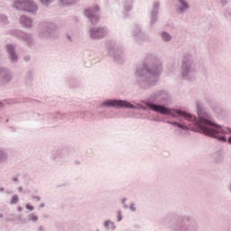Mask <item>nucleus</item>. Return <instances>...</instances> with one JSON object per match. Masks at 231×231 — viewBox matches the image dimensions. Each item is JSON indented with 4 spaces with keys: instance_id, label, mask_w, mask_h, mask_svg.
<instances>
[{
    "instance_id": "f257e3e1",
    "label": "nucleus",
    "mask_w": 231,
    "mask_h": 231,
    "mask_svg": "<svg viewBox=\"0 0 231 231\" xmlns=\"http://www.w3.org/2000/svg\"><path fill=\"white\" fill-rule=\"evenodd\" d=\"M142 104L133 105L131 102L124 99H106L103 101L100 107H114V109H142V111H147V107L153 113L158 115H162V116H172V118H177L179 122L176 121H166L169 125H173L182 131H195V133H199V125H203V121L199 117V107L205 110V107L199 101H196V109L198 117L190 113L185 112L180 108L169 107L172 105V97L165 89H159L153 91L148 100H143Z\"/></svg>"
},
{
    "instance_id": "f03ea898",
    "label": "nucleus",
    "mask_w": 231,
    "mask_h": 231,
    "mask_svg": "<svg viewBox=\"0 0 231 231\" xmlns=\"http://www.w3.org/2000/svg\"><path fill=\"white\" fill-rule=\"evenodd\" d=\"M163 70L162 61L154 54H146L143 60L134 70L135 84L141 89H151L158 84Z\"/></svg>"
},
{
    "instance_id": "7ed1b4c3",
    "label": "nucleus",
    "mask_w": 231,
    "mask_h": 231,
    "mask_svg": "<svg viewBox=\"0 0 231 231\" xmlns=\"http://www.w3.org/2000/svg\"><path fill=\"white\" fill-rule=\"evenodd\" d=\"M199 115L200 120H202V125L199 126V130L201 134L205 136H208L209 138H214L215 140H218V142H227L229 145H231V128L228 126H223L212 118V116L207 112V110H203L201 106L199 105Z\"/></svg>"
},
{
    "instance_id": "20e7f679",
    "label": "nucleus",
    "mask_w": 231,
    "mask_h": 231,
    "mask_svg": "<svg viewBox=\"0 0 231 231\" xmlns=\"http://www.w3.org/2000/svg\"><path fill=\"white\" fill-rule=\"evenodd\" d=\"M171 231H199V224L191 216H180L177 221L168 226Z\"/></svg>"
},
{
    "instance_id": "39448f33",
    "label": "nucleus",
    "mask_w": 231,
    "mask_h": 231,
    "mask_svg": "<svg viewBox=\"0 0 231 231\" xmlns=\"http://www.w3.org/2000/svg\"><path fill=\"white\" fill-rule=\"evenodd\" d=\"M196 73V61L190 53H185L180 61V78L181 80H192Z\"/></svg>"
},
{
    "instance_id": "423d86ee",
    "label": "nucleus",
    "mask_w": 231,
    "mask_h": 231,
    "mask_svg": "<svg viewBox=\"0 0 231 231\" xmlns=\"http://www.w3.org/2000/svg\"><path fill=\"white\" fill-rule=\"evenodd\" d=\"M106 49L115 62H117V64L125 62V54H124V47L122 45L116 42L108 41Z\"/></svg>"
},
{
    "instance_id": "0eeeda50",
    "label": "nucleus",
    "mask_w": 231,
    "mask_h": 231,
    "mask_svg": "<svg viewBox=\"0 0 231 231\" xmlns=\"http://www.w3.org/2000/svg\"><path fill=\"white\" fill-rule=\"evenodd\" d=\"M13 37L17 39L23 46L26 48H33L35 47V36L33 33L24 31L13 30L10 33Z\"/></svg>"
},
{
    "instance_id": "6e6552de",
    "label": "nucleus",
    "mask_w": 231,
    "mask_h": 231,
    "mask_svg": "<svg viewBox=\"0 0 231 231\" xmlns=\"http://www.w3.org/2000/svg\"><path fill=\"white\" fill-rule=\"evenodd\" d=\"M12 6L18 12H26L27 14H35L39 7L32 0H14L12 2Z\"/></svg>"
},
{
    "instance_id": "1a4fd4ad",
    "label": "nucleus",
    "mask_w": 231,
    "mask_h": 231,
    "mask_svg": "<svg viewBox=\"0 0 231 231\" xmlns=\"http://www.w3.org/2000/svg\"><path fill=\"white\" fill-rule=\"evenodd\" d=\"M40 26L39 37H41V39H53V37H55V30L57 28L55 23L44 22Z\"/></svg>"
},
{
    "instance_id": "9d476101",
    "label": "nucleus",
    "mask_w": 231,
    "mask_h": 231,
    "mask_svg": "<svg viewBox=\"0 0 231 231\" xmlns=\"http://www.w3.org/2000/svg\"><path fill=\"white\" fill-rule=\"evenodd\" d=\"M71 157V150L69 148H63L58 151L52 152L51 154V160L56 162V163H66L68 160Z\"/></svg>"
},
{
    "instance_id": "9b49d317",
    "label": "nucleus",
    "mask_w": 231,
    "mask_h": 231,
    "mask_svg": "<svg viewBox=\"0 0 231 231\" xmlns=\"http://www.w3.org/2000/svg\"><path fill=\"white\" fill-rule=\"evenodd\" d=\"M88 35L91 41L104 39L107 35V28L92 25L89 27Z\"/></svg>"
},
{
    "instance_id": "f8f14e48",
    "label": "nucleus",
    "mask_w": 231,
    "mask_h": 231,
    "mask_svg": "<svg viewBox=\"0 0 231 231\" xmlns=\"http://www.w3.org/2000/svg\"><path fill=\"white\" fill-rule=\"evenodd\" d=\"M14 80V71L6 66H0V86H8Z\"/></svg>"
},
{
    "instance_id": "ddd939ff",
    "label": "nucleus",
    "mask_w": 231,
    "mask_h": 231,
    "mask_svg": "<svg viewBox=\"0 0 231 231\" xmlns=\"http://www.w3.org/2000/svg\"><path fill=\"white\" fill-rule=\"evenodd\" d=\"M100 12V7L98 5H94L88 9H86L84 11V14L88 19H89L92 26H95V24H98L100 23V18L97 14Z\"/></svg>"
},
{
    "instance_id": "4468645a",
    "label": "nucleus",
    "mask_w": 231,
    "mask_h": 231,
    "mask_svg": "<svg viewBox=\"0 0 231 231\" xmlns=\"http://www.w3.org/2000/svg\"><path fill=\"white\" fill-rule=\"evenodd\" d=\"M134 40L137 44H143L145 41H149V35L142 32V27L138 24L134 26L133 33Z\"/></svg>"
},
{
    "instance_id": "2eb2a0df",
    "label": "nucleus",
    "mask_w": 231,
    "mask_h": 231,
    "mask_svg": "<svg viewBox=\"0 0 231 231\" xmlns=\"http://www.w3.org/2000/svg\"><path fill=\"white\" fill-rule=\"evenodd\" d=\"M206 104L208 106L211 113H213L215 116H223V115H225V109L223 106H219L216 100L210 97H206Z\"/></svg>"
},
{
    "instance_id": "dca6fc26",
    "label": "nucleus",
    "mask_w": 231,
    "mask_h": 231,
    "mask_svg": "<svg viewBox=\"0 0 231 231\" xmlns=\"http://www.w3.org/2000/svg\"><path fill=\"white\" fill-rule=\"evenodd\" d=\"M5 51L7 53V59L11 64H17V62H19V55H17V51H15V46L14 44H6Z\"/></svg>"
},
{
    "instance_id": "f3484780",
    "label": "nucleus",
    "mask_w": 231,
    "mask_h": 231,
    "mask_svg": "<svg viewBox=\"0 0 231 231\" xmlns=\"http://www.w3.org/2000/svg\"><path fill=\"white\" fill-rule=\"evenodd\" d=\"M160 14V2H154L152 9L150 12V28H152L158 23V14Z\"/></svg>"
},
{
    "instance_id": "a211bd4d",
    "label": "nucleus",
    "mask_w": 231,
    "mask_h": 231,
    "mask_svg": "<svg viewBox=\"0 0 231 231\" xmlns=\"http://www.w3.org/2000/svg\"><path fill=\"white\" fill-rule=\"evenodd\" d=\"M77 116V112H70V113H63L57 112L56 114H51L49 116L50 119L51 120H73Z\"/></svg>"
},
{
    "instance_id": "6ab92c4d",
    "label": "nucleus",
    "mask_w": 231,
    "mask_h": 231,
    "mask_svg": "<svg viewBox=\"0 0 231 231\" xmlns=\"http://www.w3.org/2000/svg\"><path fill=\"white\" fill-rule=\"evenodd\" d=\"M35 76V70L33 69H30L25 71L24 75V84L28 88H32L33 84V77Z\"/></svg>"
},
{
    "instance_id": "aec40b11",
    "label": "nucleus",
    "mask_w": 231,
    "mask_h": 231,
    "mask_svg": "<svg viewBox=\"0 0 231 231\" xmlns=\"http://www.w3.org/2000/svg\"><path fill=\"white\" fill-rule=\"evenodd\" d=\"M179 5L177 6V13L181 14H185L189 8V3L186 0H177Z\"/></svg>"
},
{
    "instance_id": "412c9836",
    "label": "nucleus",
    "mask_w": 231,
    "mask_h": 231,
    "mask_svg": "<svg viewBox=\"0 0 231 231\" xmlns=\"http://www.w3.org/2000/svg\"><path fill=\"white\" fill-rule=\"evenodd\" d=\"M20 24H22L23 28H32L33 26V20L27 15H22L20 17Z\"/></svg>"
},
{
    "instance_id": "4be33fe9",
    "label": "nucleus",
    "mask_w": 231,
    "mask_h": 231,
    "mask_svg": "<svg viewBox=\"0 0 231 231\" xmlns=\"http://www.w3.org/2000/svg\"><path fill=\"white\" fill-rule=\"evenodd\" d=\"M211 158L215 163H221L223 162V152L221 151L215 152L211 154Z\"/></svg>"
},
{
    "instance_id": "5701e85b",
    "label": "nucleus",
    "mask_w": 231,
    "mask_h": 231,
    "mask_svg": "<svg viewBox=\"0 0 231 231\" xmlns=\"http://www.w3.org/2000/svg\"><path fill=\"white\" fill-rule=\"evenodd\" d=\"M8 162V152L3 147H0V165Z\"/></svg>"
},
{
    "instance_id": "b1692460",
    "label": "nucleus",
    "mask_w": 231,
    "mask_h": 231,
    "mask_svg": "<svg viewBox=\"0 0 231 231\" xmlns=\"http://www.w3.org/2000/svg\"><path fill=\"white\" fill-rule=\"evenodd\" d=\"M131 10H133V3L125 2L123 12L125 19H127V17H129V12H131Z\"/></svg>"
},
{
    "instance_id": "393cba45",
    "label": "nucleus",
    "mask_w": 231,
    "mask_h": 231,
    "mask_svg": "<svg viewBox=\"0 0 231 231\" xmlns=\"http://www.w3.org/2000/svg\"><path fill=\"white\" fill-rule=\"evenodd\" d=\"M160 37L162 42H171L172 41V35L165 31L160 32Z\"/></svg>"
},
{
    "instance_id": "a878e982",
    "label": "nucleus",
    "mask_w": 231,
    "mask_h": 231,
    "mask_svg": "<svg viewBox=\"0 0 231 231\" xmlns=\"http://www.w3.org/2000/svg\"><path fill=\"white\" fill-rule=\"evenodd\" d=\"M103 227L106 228V230H116V225L111 220H105L103 222Z\"/></svg>"
},
{
    "instance_id": "bb28decb",
    "label": "nucleus",
    "mask_w": 231,
    "mask_h": 231,
    "mask_svg": "<svg viewBox=\"0 0 231 231\" xmlns=\"http://www.w3.org/2000/svg\"><path fill=\"white\" fill-rule=\"evenodd\" d=\"M60 3L63 6H72V5H77L79 0H60Z\"/></svg>"
},
{
    "instance_id": "cd10ccee",
    "label": "nucleus",
    "mask_w": 231,
    "mask_h": 231,
    "mask_svg": "<svg viewBox=\"0 0 231 231\" xmlns=\"http://www.w3.org/2000/svg\"><path fill=\"white\" fill-rule=\"evenodd\" d=\"M116 223H120V221H122L124 219V216L122 215V210L118 209L116 211Z\"/></svg>"
},
{
    "instance_id": "c85d7f7f",
    "label": "nucleus",
    "mask_w": 231,
    "mask_h": 231,
    "mask_svg": "<svg viewBox=\"0 0 231 231\" xmlns=\"http://www.w3.org/2000/svg\"><path fill=\"white\" fill-rule=\"evenodd\" d=\"M16 214L11 213L8 215V217L6 218L7 223H15V217Z\"/></svg>"
},
{
    "instance_id": "c756f323",
    "label": "nucleus",
    "mask_w": 231,
    "mask_h": 231,
    "mask_svg": "<svg viewBox=\"0 0 231 231\" xmlns=\"http://www.w3.org/2000/svg\"><path fill=\"white\" fill-rule=\"evenodd\" d=\"M15 221H18L22 225H26L28 223L26 219H23V215H16Z\"/></svg>"
},
{
    "instance_id": "7c9ffc66",
    "label": "nucleus",
    "mask_w": 231,
    "mask_h": 231,
    "mask_svg": "<svg viewBox=\"0 0 231 231\" xmlns=\"http://www.w3.org/2000/svg\"><path fill=\"white\" fill-rule=\"evenodd\" d=\"M120 203L122 205V208H124L125 210H127V208H129V206H127V204H125V203H127V199L126 198H122L120 199Z\"/></svg>"
},
{
    "instance_id": "2f4dec72",
    "label": "nucleus",
    "mask_w": 231,
    "mask_h": 231,
    "mask_svg": "<svg viewBox=\"0 0 231 231\" xmlns=\"http://www.w3.org/2000/svg\"><path fill=\"white\" fill-rule=\"evenodd\" d=\"M0 23L2 24H8V16L6 14H0Z\"/></svg>"
},
{
    "instance_id": "473e14b6",
    "label": "nucleus",
    "mask_w": 231,
    "mask_h": 231,
    "mask_svg": "<svg viewBox=\"0 0 231 231\" xmlns=\"http://www.w3.org/2000/svg\"><path fill=\"white\" fill-rule=\"evenodd\" d=\"M19 203V196L14 195L10 200V205H17Z\"/></svg>"
},
{
    "instance_id": "72a5a7b5",
    "label": "nucleus",
    "mask_w": 231,
    "mask_h": 231,
    "mask_svg": "<svg viewBox=\"0 0 231 231\" xmlns=\"http://www.w3.org/2000/svg\"><path fill=\"white\" fill-rule=\"evenodd\" d=\"M128 209L130 210V212H136V210H137L136 204L135 203H131L128 206Z\"/></svg>"
},
{
    "instance_id": "f704fd0d",
    "label": "nucleus",
    "mask_w": 231,
    "mask_h": 231,
    "mask_svg": "<svg viewBox=\"0 0 231 231\" xmlns=\"http://www.w3.org/2000/svg\"><path fill=\"white\" fill-rule=\"evenodd\" d=\"M224 16L226 17V19H231V10L230 9H226L224 12Z\"/></svg>"
},
{
    "instance_id": "c9c22d12",
    "label": "nucleus",
    "mask_w": 231,
    "mask_h": 231,
    "mask_svg": "<svg viewBox=\"0 0 231 231\" xmlns=\"http://www.w3.org/2000/svg\"><path fill=\"white\" fill-rule=\"evenodd\" d=\"M30 219H31V221H32L33 223H36V221H39V217H37V216L32 214V215H30Z\"/></svg>"
},
{
    "instance_id": "e433bc0d",
    "label": "nucleus",
    "mask_w": 231,
    "mask_h": 231,
    "mask_svg": "<svg viewBox=\"0 0 231 231\" xmlns=\"http://www.w3.org/2000/svg\"><path fill=\"white\" fill-rule=\"evenodd\" d=\"M25 208H26V210H30V212H33V210H35V208L33 206H32L31 204H26Z\"/></svg>"
},
{
    "instance_id": "4c0bfd02",
    "label": "nucleus",
    "mask_w": 231,
    "mask_h": 231,
    "mask_svg": "<svg viewBox=\"0 0 231 231\" xmlns=\"http://www.w3.org/2000/svg\"><path fill=\"white\" fill-rule=\"evenodd\" d=\"M14 183H19V175H14L12 178Z\"/></svg>"
},
{
    "instance_id": "58836bf2",
    "label": "nucleus",
    "mask_w": 231,
    "mask_h": 231,
    "mask_svg": "<svg viewBox=\"0 0 231 231\" xmlns=\"http://www.w3.org/2000/svg\"><path fill=\"white\" fill-rule=\"evenodd\" d=\"M69 230H74L75 229V222H69L68 225Z\"/></svg>"
},
{
    "instance_id": "ea45409f",
    "label": "nucleus",
    "mask_w": 231,
    "mask_h": 231,
    "mask_svg": "<svg viewBox=\"0 0 231 231\" xmlns=\"http://www.w3.org/2000/svg\"><path fill=\"white\" fill-rule=\"evenodd\" d=\"M228 3H230V0H220V5H222L223 6H226Z\"/></svg>"
},
{
    "instance_id": "a19ab883",
    "label": "nucleus",
    "mask_w": 231,
    "mask_h": 231,
    "mask_svg": "<svg viewBox=\"0 0 231 231\" xmlns=\"http://www.w3.org/2000/svg\"><path fill=\"white\" fill-rule=\"evenodd\" d=\"M43 5H45L46 6H48L51 3V0H40Z\"/></svg>"
},
{
    "instance_id": "79ce46f5",
    "label": "nucleus",
    "mask_w": 231,
    "mask_h": 231,
    "mask_svg": "<svg viewBox=\"0 0 231 231\" xmlns=\"http://www.w3.org/2000/svg\"><path fill=\"white\" fill-rule=\"evenodd\" d=\"M32 199H33V201L39 202V201H41V197H39V196H33V197H32Z\"/></svg>"
},
{
    "instance_id": "37998d69",
    "label": "nucleus",
    "mask_w": 231,
    "mask_h": 231,
    "mask_svg": "<svg viewBox=\"0 0 231 231\" xmlns=\"http://www.w3.org/2000/svg\"><path fill=\"white\" fill-rule=\"evenodd\" d=\"M30 59H31L30 55H27V56L23 57L24 62H30Z\"/></svg>"
},
{
    "instance_id": "c03bdc74",
    "label": "nucleus",
    "mask_w": 231,
    "mask_h": 231,
    "mask_svg": "<svg viewBox=\"0 0 231 231\" xmlns=\"http://www.w3.org/2000/svg\"><path fill=\"white\" fill-rule=\"evenodd\" d=\"M37 231H46V228L44 227V226H39Z\"/></svg>"
},
{
    "instance_id": "a18cd8bd",
    "label": "nucleus",
    "mask_w": 231,
    "mask_h": 231,
    "mask_svg": "<svg viewBox=\"0 0 231 231\" xmlns=\"http://www.w3.org/2000/svg\"><path fill=\"white\" fill-rule=\"evenodd\" d=\"M57 228H64V226L61 223L56 224Z\"/></svg>"
},
{
    "instance_id": "49530a36",
    "label": "nucleus",
    "mask_w": 231,
    "mask_h": 231,
    "mask_svg": "<svg viewBox=\"0 0 231 231\" xmlns=\"http://www.w3.org/2000/svg\"><path fill=\"white\" fill-rule=\"evenodd\" d=\"M17 210H18V212H23V207L18 206V207H17Z\"/></svg>"
},
{
    "instance_id": "de8ad7c7",
    "label": "nucleus",
    "mask_w": 231,
    "mask_h": 231,
    "mask_svg": "<svg viewBox=\"0 0 231 231\" xmlns=\"http://www.w3.org/2000/svg\"><path fill=\"white\" fill-rule=\"evenodd\" d=\"M67 39L69 41V42H71V36L69 34H67Z\"/></svg>"
},
{
    "instance_id": "09e8293b",
    "label": "nucleus",
    "mask_w": 231,
    "mask_h": 231,
    "mask_svg": "<svg viewBox=\"0 0 231 231\" xmlns=\"http://www.w3.org/2000/svg\"><path fill=\"white\" fill-rule=\"evenodd\" d=\"M17 190H18V192H23V187H21V186L18 187V188H17Z\"/></svg>"
},
{
    "instance_id": "8fccbe9b",
    "label": "nucleus",
    "mask_w": 231,
    "mask_h": 231,
    "mask_svg": "<svg viewBox=\"0 0 231 231\" xmlns=\"http://www.w3.org/2000/svg\"><path fill=\"white\" fill-rule=\"evenodd\" d=\"M46 205L44 203L40 204V208H44Z\"/></svg>"
},
{
    "instance_id": "3c124183",
    "label": "nucleus",
    "mask_w": 231,
    "mask_h": 231,
    "mask_svg": "<svg viewBox=\"0 0 231 231\" xmlns=\"http://www.w3.org/2000/svg\"><path fill=\"white\" fill-rule=\"evenodd\" d=\"M165 219H166V218H162V225H167V222H165Z\"/></svg>"
},
{
    "instance_id": "603ef678",
    "label": "nucleus",
    "mask_w": 231,
    "mask_h": 231,
    "mask_svg": "<svg viewBox=\"0 0 231 231\" xmlns=\"http://www.w3.org/2000/svg\"><path fill=\"white\" fill-rule=\"evenodd\" d=\"M152 120V122H160V120H158V118H153Z\"/></svg>"
},
{
    "instance_id": "864d4df0",
    "label": "nucleus",
    "mask_w": 231,
    "mask_h": 231,
    "mask_svg": "<svg viewBox=\"0 0 231 231\" xmlns=\"http://www.w3.org/2000/svg\"><path fill=\"white\" fill-rule=\"evenodd\" d=\"M0 192H5V188L1 187L0 188Z\"/></svg>"
},
{
    "instance_id": "5fc2aeb1",
    "label": "nucleus",
    "mask_w": 231,
    "mask_h": 231,
    "mask_svg": "<svg viewBox=\"0 0 231 231\" xmlns=\"http://www.w3.org/2000/svg\"><path fill=\"white\" fill-rule=\"evenodd\" d=\"M3 217V213H0V219H2Z\"/></svg>"
},
{
    "instance_id": "6e6d98bb",
    "label": "nucleus",
    "mask_w": 231,
    "mask_h": 231,
    "mask_svg": "<svg viewBox=\"0 0 231 231\" xmlns=\"http://www.w3.org/2000/svg\"><path fill=\"white\" fill-rule=\"evenodd\" d=\"M0 107H3V102H0Z\"/></svg>"
},
{
    "instance_id": "4d7b16f0",
    "label": "nucleus",
    "mask_w": 231,
    "mask_h": 231,
    "mask_svg": "<svg viewBox=\"0 0 231 231\" xmlns=\"http://www.w3.org/2000/svg\"><path fill=\"white\" fill-rule=\"evenodd\" d=\"M79 163H80L79 161H76V164H78L79 165Z\"/></svg>"
},
{
    "instance_id": "13d9d810",
    "label": "nucleus",
    "mask_w": 231,
    "mask_h": 231,
    "mask_svg": "<svg viewBox=\"0 0 231 231\" xmlns=\"http://www.w3.org/2000/svg\"><path fill=\"white\" fill-rule=\"evenodd\" d=\"M37 116H41V114H37Z\"/></svg>"
},
{
    "instance_id": "bf43d9fd",
    "label": "nucleus",
    "mask_w": 231,
    "mask_h": 231,
    "mask_svg": "<svg viewBox=\"0 0 231 231\" xmlns=\"http://www.w3.org/2000/svg\"><path fill=\"white\" fill-rule=\"evenodd\" d=\"M5 122L8 123V119H6Z\"/></svg>"
}]
</instances>
